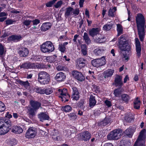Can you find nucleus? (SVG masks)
Masks as SVG:
<instances>
[{
    "mask_svg": "<svg viewBox=\"0 0 146 146\" xmlns=\"http://www.w3.org/2000/svg\"><path fill=\"white\" fill-rule=\"evenodd\" d=\"M136 22L139 39L143 41L145 38V21L144 17L141 14H138L136 17Z\"/></svg>",
    "mask_w": 146,
    "mask_h": 146,
    "instance_id": "f257e3e1",
    "label": "nucleus"
},
{
    "mask_svg": "<svg viewBox=\"0 0 146 146\" xmlns=\"http://www.w3.org/2000/svg\"><path fill=\"white\" fill-rule=\"evenodd\" d=\"M11 125V122L9 119L5 121L3 119H0V135L7 133L9 131V127Z\"/></svg>",
    "mask_w": 146,
    "mask_h": 146,
    "instance_id": "f03ea898",
    "label": "nucleus"
},
{
    "mask_svg": "<svg viewBox=\"0 0 146 146\" xmlns=\"http://www.w3.org/2000/svg\"><path fill=\"white\" fill-rule=\"evenodd\" d=\"M146 138V130L144 129L140 132L134 146H145V143Z\"/></svg>",
    "mask_w": 146,
    "mask_h": 146,
    "instance_id": "7ed1b4c3",
    "label": "nucleus"
},
{
    "mask_svg": "<svg viewBox=\"0 0 146 146\" xmlns=\"http://www.w3.org/2000/svg\"><path fill=\"white\" fill-rule=\"evenodd\" d=\"M38 81L42 84H47L50 80V75L46 72H40L38 73Z\"/></svg>",
    "mask_w": 146,
    "mask_h": 146,
    "instance_id": "20e7f679",
    "label": "nucleus"
},
{
    "mask_svg": "<svg viewBox=\"0 0 146 146\" xmlns=\"http://www.w3.org/2000/svg\"><path fill=\"white\" fill-rule=\"evenodd\" d=\"M119 42V48L121 50L128 51L130 50L131 47L123 35L120 37Z\"/></svg>",
    "mask_w": 146,
    "mask_h": 146,
    "instance_id": "39448f33",
    "label": "nucleus"
},
{
    "mask_svg": "<svg viewBox=\"0 0 146 146\" xmlns=\"http://www.w3.org/2000/svg\"><path fill=\"white\" fill-rule=\"evenodd\" d=\"M41 51L44 53L51 52L54 50V47L52 43L49 41L44 42L40 46Z\"/></svg>",
    "mask_w": 146,
    "mask_h": 146,
    "instance_id": "423d86ee",
    "label": "nucleus"
},
{
    "mask_svg": "<svg viewBox=\"0 0 146 146\" xmlns=\"http://www.w3.org/2000/svg\"><path fill=\"white\" fill-rule=\"evenodd\" d=\"M122 132V130L120 129L115 130L108 135L107 138L109 140L118 139L120 138Z\"/></svg>",
    "mask_w": 146,
    "mask_h": 146,
    "instance_id": "0eeeda50",
    "label": "nucleus"
},
{
    "mask_svg": "<svg viewBox=\"0 0 146 146\" xmlns=\"http://www.w3.org/2000/svg\"><path fill=\"white\" fill-rule=\"evenodd\" d=\"M105 57L103 56L99 59H96L92 60L91 62L92 65L96 67L104 65L106 63V60Z\"/></svg>",
    "mask_w": 146,
    "mask_h": 146,
    "instance_id": "6e6552de",
    "label": "nucleus"
},
{
    "mask_svg": "<svg viewBox=\"0 0 146 146\" xmlns=\"http://www.w3.org/2000/svg\"><path fill=\"white\" fill-rule=\"evenodd\" d=\"M36 129L34 127H31L27 131L26 133V137L29 139L32 138L36 135Z\"/></svg>",
    "mask_w": 146,
    "mask_h": 146,
    "instance_id": "1a4fd4ad",
    "label": "nucleus"
},
{
    "mask_svg": "<svg viewBox=\"0 0 146 146\" xmlns=\"http://www.w3.org/2000/svg\"><path fill=\"white\" fill-rule=\"evenodd\" d=\"M58 93L61 95L59 97L61 98L64 100V99H65V101H68V100L66 98H69V96L67 93V91L66 89L65 88L59 89L58 90Z\"/></svg>",
    "mask_w": 146,
    "mask_h": 146,
    "instance_id": "9d476101",
    "label": "nucleus"
},
{
    "mask_svg": "<svg viewBox=\"0 0 146 146\" xmlns=\"http://www.w3.org/2000/svg\"><path fill=\"white\" fill-rule=\"evenodd\" d=\"M80 139L82 140L87 141L90 138L91 134L88 131L82 132L79 135Z\"/></svg>",
    "mask_w": 146,
    "mask_h": 146,
    "instance_id": "9b49d317",
    "label": "nucleus"
},
{
    "mask_svg": "<svg viewBox=\"0 0 146 146\" xmlns=\"http://www.w3.org/2000/svg\"><path fill=\"white\" fill-rule=\"evenodd\" d=\"M73 76L78 80L82 82L85 80L83 74L80 72L77 71H73L72 72Z\"/></svg>",
    "mask_w": 146,
    "mask_h": 146,
    "instance_id": "f8f14e48",
    "label": "nucleus"
},
{
    "mask_svg": "<svg viewBox=\"0 0 146 146\" xmlns=\"http://www.w3.org/2000/svg\"><path fill=\"white\" fill-rule=\"evenodd\" d=\"M135 44L136 54L138 57H139L141 55V48L139 40L138 38L135 39Z\"/></svg>",
    "mask_w": 146,
    "mask_h": 146,
    "instance_id": "ddd939ff",
    "label": "nucleus"
},
{
    "mask_svg": "<svg viewBox=\"0 0 146 146\" xmlns=\"http://www.w3.org/2000/svg\"><path fill=\"white\" fill-rule=\"evenodd\" d=\"M122 77L121 76L117 75L115 78L114 84L115 86L121 87L123 85L122 80Z\"/></svg>",
    "mask_w": 146,
    "mask_h": 146,
    "instance_id": "4468645a",
    "label": "nucleus"
},
{
    "mask_svg": "<svg viewBox=\"0 0 146 146\" xmlns=\"http://www.w3.org/2000/svg\"><path fill=\"white\" fill-rule=\"evenodd\" d=\"M73 90L72 94V98L73 100H78L80 98L79 93L77 89L75 87L72 88Z\"/></svg>",
    "mask_w": 146,
    "mask_h": 146,
    "instance_id": "2eb2a0df",
    "label": "nucleus"
},
{
    "mask_svg": "<svg viewBox=\"0 0 146 146\" xmlns=\"http://www.w3.org/2000/svg\"><path fill=\"white\" fill-rule=\"evenodd\" d=\"M86 60L82 58H80L78 59L76 62V66L77 68L81 69L85 66V62Z\"/></svg>",
    "mask_w": 146,
    "mask_h": 146,
    "instance_id": "dca6fc26",
    "label": "nucleus"
},
{
    "mask_svg": "<svg viewBox=\"0 0 146 146\" xmlns=\"http://www.w3.org/2000/svg\"><path fill=\"white\" fill-rule=\"evenodd\" d=\"M19 49V54L21 56L26 57L28 54L29 50L26 48L21 46L20 48Z\"/></svg>",
    "mask_w": 146,
    "mask_h": 146,
    "instance_id": "f3484780",
    "label": "nucleus"
},
{
    "mask_svg": "<svg viewBox=\"0 0 146 146\" xmlns=\"http://www.w3.org/2000/svg\"><path fill=\"white\" fill-rule=\"evenodd\" d=\"M38 117L40 120L43 121L46 120H49L50 119L49 115L45 112H41L38 115Z\"/></svg>",
    "mask_w": 146,
    "mask_h": 146,
    "instance_id": "a211bd4d",
    "label": "nucleus"
},
{
    "mask_svg": "<svg viewBox=\"0 0 146 146\" xmlns=\"http://www.w3.org/2000/svg\"><path fill=\"white\" fill-rule=\"evenodd\" d=\"M30 103L31 107L36 110H38L41 106V103L37 101L31 100Z\"/></svg>",
    "mask_w": 146,
    "mask_h": 146,
    "instance_id": "6ab92c4d",
    "label": "nucleus"
},
{
    "mask_svg": "<svg viewBox=\"0 0 146 146\" xmlns=\"http://www.w3.org/2000/svg\"><path fill=\"white\" fill-rule=\"evenodd\" d=\"M66 76L64 73L62 72H59L57 74L55 78L58 81L62 82L66 79Z\"/></svg>",
    "mask_w": 146,
    "mask_h": 146,
    "instance_id": "aec40b11",
    "label": "nucleus"
},
{
    "mask_svg": "<svg viewBox=\"0 0 146 146\" xmlns=\"http://www.w3.org/2000/svg\"><path fill=\"white\" fill-rule=\"evenodd\" d=\"M105 39L106 37L104 35L99 34L94 39V41L96 42L101 43L105 42Z\"/></svg>",
    "mask_w": 146,
    "mask_h": 146,
    "instance_id": "412c9836",
    "label": "nucleus"
},
{
    "mask_svg": "<svg viewBox=\"0 0 146 146\" xmlns=\"http://www.w3.org/2000/svg\"><path fill=\"white\" fill-rule=\"evenodd\" d=\"M21 68L29 69L30 68H34L35 67V64L34 63H25L22 64L19 66Z\"/></svg>",
    "mask_w": 146,
    "mask_h": 146,
    "instance_id": "4be33fe9",
    "label": "nucleus"
},
{
    "mask_svg": "<svg viewBox=\"0 0 146 146\" xmlns=\"http://www.w3.org/2000/svg\"><path fill=\"white\" fill-rule=\"evenodd\" d=\"M100 30V29L98 28H93L89 30V35L93 37L99 33Z\"/></svg>",
    "mask_w": 146,
    "mask_h": 146,
    "instance_id": "5701e85b",
    "label": "nucleus"
},
{
    "mask_svg": "<svg viewBox=\"0 0 146 146\" xmlns=\"http://www.w3.org/2000/svg\"><path fill=\"white\" fill-rule=\"evenodd\" d=\"M22 36L20 35H13L9 36L8 38L10 40L14 42H17L21 39Z\"/></svg>",
    "mask_w": 146,
    "mask_h": 146,
    "instance_id": "b1692460",
    "label": "nucleus"
},
{
    "mask_svg": "<svg viewBox=\"0 0 146 146\" xmlns=\"http://www.w3.org/2000/svg\"><path fill=\"white\" fill-rule=\"evenodd\" d=\"M27 113L29 117L31 118L33 117L35 115V111L36 110L34 109L30 106H28L27 107Z\"/></svg>",
    "mask_w": 146,
    "mask_h": 146,
    "instance_id": "393cba45",
    "label": "nucleus"
},
{
    "mask_svg": "<svg viewBox=\"0 0 146 146\" xmlns=\"http://www.w3.org/2000/svg\"><path fill=\"white\" fill-rule=\"evenodd\" d=\"M106 50L105 48L103 47H99L94 50V52L96 55L99 56Z\"/></svg>",
    "mask_w": 146,
    "mask_h": 146,
    "instance_id": "a878e982",
    "label": "nucleus"
},
{
    "mask_svg": "<svg viewBox=\"0 0 146 146\" xmlns=\"http://www.w3.org/2000/svg\"><path fill=\"white\" fill-rule=\"evenodd\" d=\"M111 121L110 118L109 117H106L104 119L99 123V125L101 126H104L110 124Z\"/></svg>",
    "mask_w": 146,
    "mask_h": 146,
    "instance_id": "bb28decb",
    "label": "nucleus"
},
{
    "mask_svg": "<svg viewBox=\"0 0 146 146\" xmlns=\"http://www.w3.org/2000/svg\"><path fill=\"white\" fill-rule=\"evenodd\" d=\"M136 128L133 129L132 128H129L126 129L125 131V133L129 137H131L134 132L135 131Z\"/></svg>",
    "mask_w": 146,
    "mask_h": 146,
    "instance_id": "cd10ccee",
    "label": "nucleus"
},
{
    "mask_svg": "<svg viewBox=\"0 0 146 146\" xmlns=\"http://www.w3.org/2000/svg\"><path fill=\"white\" fill-rule=\"evenodd\" d=\"M12 131L16 134H20L22 133L23 129L19 126H13L12 128Z\"/></svg>",
    "mask_w": 146,
    "mask_h": 146,
    "instance_id": "c85d7f7f",
    "label": "nucleus"
},
{
    "mask_svg": "<svg viewBox=\"0 0 146 146\" xmlns=\"http://www.w3.org/2000/svg\"><path fill=\"white\" fill-rule=\"evenodd\" d=\"M114 70L113 69H108L104 72V75L105 78L111 77L113 75Z\"/></svg>",
    "mask_w": 146,
    "mask_h": 146,
    "instance_id": "c756f323",
    "label": "nucleus"
},
{
    "mask_svg": "<svg viewBox=\"0 0 146 146\" xmlns=\"http://www.w3.org/2000/svg\"><path fill=\"white\" fill-rule=\"evenodd\" d=\"M51 24L49 23H43L40 29L41 31H45L49 29L51 27Z\"/></svg>",
    "mask_w": 146,
    "mask_h": 146,
    "instance_id": "7c9ffc66",
    "label": "nucleus"
},
{
    "mask_svg": "<svg viewBox=\"0 0 146 146\" xmlns=\"http://www.w3.org/2000/svg\"><path fill=\"white\" fill-rule=\"evenodd\" d=\"M96 101L95 99V96L93 95L90 96L89 99V106L92 108L94 107L96 104Z\"/></svg>",
    "mask_w": 146,
    "mask_h": 146,
    "instance_id": "2f4dec72",
    "label": "nucleus"
},
{
    "mask_svg": "<svg viewBox=\"0 0 146 146\" xmlns=\"http://www.w3.org/2000/svg\"><path fill=\"white\" fill-rule=\"evenodd\" d=\"M141 102L139 99L137 98L135 99L133 102V107L135 109L138 110L140 107Z\"/></svg>",
    "mask_w": 146,
    "mask_h": 146,
    "instance_id": "473e14b6",
    "label": "nucleus"
},
{
    "mask_svg": "<svg viewBox=\"0 0 146 146\" xmlns=\"http://www.w3.org/2000/svg\"><path fill=\"white\" fill-rule=\"evenodd\" d=\"M114 23L113 22H109V24L104 25L103 27V29L104 30L109 31L111 29Z\"/></svg>",
    "mask_w": 146,
    "mask_h": 146,
    "instance_id": "72a5a7b5",
    "label": "nucleus"
},
{
    "mask_svg": "<svg viewBox=\"0 0 146 146\" xmlns=\"http://www.w3.org/2000/svg\"><path fill=\"white\" fill-rule=\"evenodd\" d=\"M73 11V9L71 7L67 8L65 13V17H68L72 14Z\"/></svg>",
    "mask_w": 146,
    "mask_h": 146,
    "instance_id": "f704fd0d",
    "label": "nucleus"
},
{
    "mask_svg": "<svg viewBox=\"0 0 146 146\" xmlns=\"http://www.w3.org/2000/svg\"><path fill=\"white\" fill-rule=\"evenodd\" d=\"M117 36H119L123 33V29L122 26L120 24H117Z\"/></svg>",
    "mask_w": 146,
    "mask_h": 146,
    "instance_id": "c9c22d12",
    "label": "nucleus"
},
{
    "mask_svg": "<svg viewBox=\"0 0 146 146\" xmlns=\"http://www.w3.org/2000/svg\"><path fill=\"white\" fill-rule=\"evenodd\" d=\"M121 143V146H130L131 144L130 141L127 140H122Z\"/></svg>",
    "mask_w": 146,
    "mask_h": 146,
    "instance_id": "e433bc0d",
    "label": "nucleus"
},
{
    "mask_svg": "<svg viewBox=\"0 0 146 146\" xmlns=\"http://www.w3.org/2000/svg\"><path fill=\"white\" fill-rule=\"evenodd\" d=\"M83 37L84 39V40L86 43L89 44L90 43L91 40L88 36V34L87 33L85 32L84 33Z\"/></svg>",
    "mask_w": 146,
    "mask_h": 146,
    "instance_id": "4c0bfd02",
    "label": "nucleus"
},
{
    "mask_svg": "<svg viewBox=\"0 0 146 146\" xmlns=\"http://www.w3.org/2000/svg\"><path fill=\"white\" fill-rule=\"evenodd\" d=\"M81 52L83 55L85 56L87 54L86 45L85 44H82L81 45Z\"/></svg>",
    "mask_w": 146,
    "mask_h": 146,
    "instance_id": "58836bf2",
    "label": "nucleus"
},
{
    "mask_svg": "<svg viewBox=\"0 0 146 146\" xmlns=\"http://www.w3.org/2000/svg\"><path fill=\"white\" fill-rule=\"evenodd\" d=\"M117 9L115 7H114L113 8L111 9V8L110 9L109 11L108 15L112 17L115 16V12L116 11Z\"/></svg>",
    "mask_w": 146,
    "mask_h": 146,
    "instance_id": "ea45409f",
    "label": "nucleus"
},
{
    "mask_svg": "<svg viewBox=\"0 0 146 146\" xmlns=\"http://www.w3.org/2000/svg\"><path fill=\"white\" fill-rule=\"evenodd\" d=\"M62 110L66 112H69L72 110V108L69 105H67L63 106L61 108Z\"/></svg>",
    "mask_w": 146,
    "mask_h": 146,
    "instance_id": "a19ab883",
    "label": "nucleus"
},
{
    "mask_svg": "<svg viewBox=\"0 0 146 146\" xmlns=\"http://www.w3.org/2000/svg\"><path fill=\"white\" fill-rule=\"evenodd\" d=\"M56 69L59 71H66L68 70V68L63 65H59L56 67Z\"/></svg>",
    "mask_w": 146,
    "mask_h": 146,
    "instance_id": "79ce46f5",
    "label": "nucleus"
},
{
    "mask_svg": "<svg viewBox=\"0 0 146 146\" xmlns=\"http://www.w3.org/2000/svg\"><path fill=\"white\" fill-rule=\"evenodd\" d=\"M134 118L131 115H126L125 117V120L128 123H131L133 120Z\"/></svg>",
    "mask_w": 146,
    "mask_h": 146,
    "instance_id": "37998d69",
    "label": "nucleus"
},
{
    "mask_svg": "<svg viewBox=\"0 0 146 146\" xmlns=\"http://www.w3.org/2000/svg\"><path fill=\"white\" fill-rule=\"evenodd\" d=\"M121 98L123 101L126 103L128 102L130 99L129 95L125 94H124L122 95Z\"/></svg>",
    "mask_w": 146,
    "mask_h": 146,
    "instance_id": "c03bdc74",
    "label": "nucleus"
},
{
    "mask_svg": "<svg viewBox=\"0 0 146 146\" xmlns=\"http://www.w3.org/2000/svg\"><path fill=\"white\" fill-rule=\"evenodd\" d=\"M69 119L72 121H75L77 118L76 116L75 113H70L68 115Z\"/></svg>",
    "mask_w": 146,
    "mask_h": 146,
    "instance_id": "a18cd8bd",
    "label": "nucleus"
},
{
    "mask_svg": "<svg viewBox=\"0 0 146 146\" xmlns=\"http://www.w3.org/2000/svg\"><path fill=\"white\" fill-rule=\"evenodd\" d=\"M35 90L37 93H40L41 94H44V89H42L40 87L36 88Z\"/></svg>",
    "mask_w": 146,
    "mask_h": 146,
    "instance_id": "49530a36",
    "label": "nucleus"
},
{
    "mask_svg": "<svg viewBox=\"0 0 146 146\" xmlns=\"http://www.w3.org/2000/svg\"><path fill=\"white\" fill-rule=\"evenodd\" d=\"M58 49L61 52L64 53L66 51V48L62 44L60 43L59 45Z\"/></svg>",
    "mask_w": 146,
    "mask_h": 146,
    "instance_id": "de8ad7c7",
    "label": "nucleus"
},
{
    "mask_svg": "<svg viewBox=\"0 0 146 146\" xmlns=\"http://www.w3.org/2000/svg\"><path fill=\"white\" fill-rule=\"evenodd\" d=\"M113 93L115 96L119 97L121 94V91L120 89L118 88L114 91Z\"/></svg>",
    "mask_w": 146,
    "mask_h": 146,
    "instance_id": "09e8293b",
    "label": "nucleus"
},
{
    "mask_svg": "<svg viewBox=\"0 0 146 146\" xmlns=\"http://www.w3.org/2000/svg\"><path fill=\"white\" fill-rule=\"evenodd\" d=\"M20 84L24 86L25 88H28L29 86V84L28 81L24 82L22 81H20Z\"/></svg>",
    "mask_w": 146,
    "mask_h": 146,
    "instance_id": "8fccbe9b",
    "label": "nucleus"
},
{
    "mask_svg": "<svg viewBox=\"0 0 146 146\" xmlns=\"http://www.w3.org/2000/svg\"><path fill=\"white\" fill-rule=\"evenodd\" d=\"M6 109L5 104L2 102L0 101V112L4 111Z\"/></svg>",
    "mask_w": 146,
    "mask_h": 146,
    "instance_id": "3c124183",
    "label": "nucleus"
},
{
    "mask_svg": "<svg viewBox=\"0 0 146 146\" xmlns=\"http://www.w3.org/2000/svg\"><path fill=\"white\" fill-rule=\"evenodd\" d=\"M5 49L3 45L0 43V56H2L5 52Z\"/></svg>",
    "mask_w": 146,
    "mask_h": 146,
    "instance_id": "603ef678",
    "label": "nucleus"
},
{
    "mask_svg": "<svg viewBox=\"0 0 146 146\" xmlns=\"http://www.w3.org/2000/svg\"><path fill=\"white\" fill-rule=\"evenodd\" d=\"M44 94L46 95H49L52 93V89L50 88L44 89Z\"/></svg>",
    "mask_w": 146,
    "mask_h": 146,
    "instance_id": "864d4df0",
    "label": "nucleus"
},
{
    "mask_svg": "<svg viewBox=\"0 0 146 146\" xmlns=\"http://www.w3.org/2000/svg\"><path fill=\"white\" fill-rule=\"evenodd\" d=\"M32 22V21L30 20H25L23 22V24L24 25L26 26H28L30 25L31 23Z\"/></svg>",
    "mask_w": 146,
    "mask_h": 146,
    "instance_id": "5fc2aeb1",
    "label": "nucleus"
},
{
    "mask_svg": "<svg viewBox=\"0 0 146 146\" xmlns=\"http://www.w3.org/2000/svg\"><path fill=\"white\" fill-rule=\"evenodd\" d=\"M16 21H15L11 19H8L6 21V23L7 25H11L14 23Z\"/></svg>",
    "mask_w": 146,
    "mask_h": 146,
    "instance_id": "6e6d98bb",
    "label": "nucleus"
},
{
    "mask_svg": "<svg viewBox=\"0 0 146 146\" xmlns=\"http://www.w3.org/2000/svg\"><path fill=\"white\" fill-rule=\"evenodd\" d=\"M56 1H52L47 3L46 4V5L47 7H52V5L55 3Z\"/></svg>",
    "mask_w": 146,
    "mask_h": 146,
    "instance_id": "4d7b16f0",
    "label": "nucleus"
},
{
    "mask_svg": "<svg viewBox=\"0 0 146 146\" xmlns=\"http://www.w3.org/2000/svg\"><path fill=\"white\" fill-rule=\"evenodd\" d=\"M62 4V1H59L54 5V7L56 8H58L61 6Z\"/></svg>",
    "mask_w": 146,
    "mask_h": 146,
    "instance_id": "13d9d810",
    "label": "nucleus"
},
{
    "mask_svg": "<svg viewBox=\"0 0 146 146\" xmlns=\"http://www.w3.org/2000/svg\"><path fill=\"white\" fill-rule=\"evenodd\" d=\"M84 102V99H82L78 103V105L80 108H83Z\"/></svg>",
    "mask_w": 146,
    "mask_h": 146,
    "instance_id": "bf43d9fd",
    "label": "nucleus"
},
{
    "mask_svg": "<svg viewBox=\"0 0 146 146\" xmlns=\"http://www.w3.org/2000/svg\"><path fill=\"white\" fill-rule=\"evenodd\" d=\"M106 105L108 107H110L111 106V102L108 100H106L104 102Z\"/></svg>",
    "mask_w": 146,
    "mask_h": 146,
    "instance_id": "052dcab7",
    "label": "nucleus"
},
{
    "mask_svg": "<svg viewBox=\"0 0 146 146\" xmlns=\"http://www.w3.org/2000/svg\"><path fill=\"white\" fill-rule=\"evenodd\" d=\"M33 25H37L40 23V21L38 19H35L34 20L32 21Z\"/></svg>",
    "mask_w": 146,
    "mask_h": 146,
    "instance_id": "680f3d73",
    "label": "nucleus"
},
{
    "mask_svg": "<svg viewBox=\"0 0 146 146\" xmlns=\"http://www.w3.org/2000/svg\"><path fill=\"white\" fill-rule=\"evenodd\" d=\"M7 15V14L5 12H3L0 13V17H6Z\"/></svg>",
    "mask_w": 146,
    "mask_h": 146,
    "instance_id": "e2e57ef3",
    "label": "nucleus"
},
{
    "mask_svg": "<svg viewBox=\"0 0 146 146\" xmlns=\"http://www.w3.org/2000/svg\"><path fill=\"white\" fill-rule=\"evenodd\" d=\"M84 21L82 19L79 20V22H78L79 24V28H81L83 24Z\"/></svg>",
    "mask_w": 146,
    "mask_h": 146,
    "instance_id": "0e129e2a",
    "label": "nucleus"
},
{
    "mask_svg": "<svg viewBox=\"0 0 146 146\" xmlns=\"http://www.w3.org/2000/svg\"><path fill=\"white\" fill-rule=\"evenodd\" d=\"M5 117L9 119H10L12 117V116L11 114L9 113V112H8L5 115Z\"/></svg>",
    "mask_w": 146,
    "mask_h": 146,
    "instance_id": "69168bd1",
    "label": "nucleus"
},
{
    "mask_svg": "<svg viewBox=\"0 0 146 146\" xmlns=\"http://www.w3.org/2000/svg\"><path fill=\"white\" fill-rule=\"evenodd\" d=\"M72 13H73V14H74L78 15L79 13V10L78 9H76L74 11H72Z\"/></svg>",
    "mask_w": 146,
    "mask_h": 146,
    "instance_id": "338daca9",
    "label": "nucleus"
},
{
    "mask_svg": "<svg viewBox=\"0 0 146 146\" xmlns=\"http://www.w3.org/2000/svg\"><path fill=\"white\" fill-rule=\"evenodd\" d=\"M13 117L15 119H17L19 115L17 113H13Z\"/></svg>",
    "mask_w": 146,
    "mask_h": 146,
    "instance_id": "774afa93",
    "label": "nucleus"
}]
</instances>
